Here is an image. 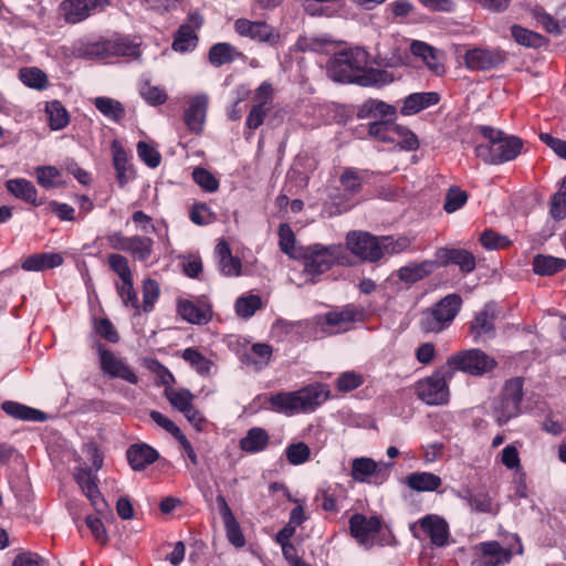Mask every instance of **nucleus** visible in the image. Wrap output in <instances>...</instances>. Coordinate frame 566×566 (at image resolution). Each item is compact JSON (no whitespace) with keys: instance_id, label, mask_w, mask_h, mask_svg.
<instances>
[{"instance_id":"1","label":"nucleus","mask_w":566,"mask_h":566,"mask_svg":"<svg viewBox=\"0 0 566 566\" xmlns=\"http://www.w3.org/2000/svg\"><path fill=\"white\" fill-rule=\"evenodd\" d=\"M367 65L368 53L360 48H349L331 57L327 75L334 82L361 86H381L394 81V76L387 71L368 69Z\"/></svg>"},{"instance_id":"2","label":"nucleus","mask_w":566,"mask_h":566,"mask_svg":"<svg viewBox=\"0 0 566 566\" xmlns=\"http://www.w3.org/2000/svg\"><path fill=\"white\" fill-rule=\"evenodd\" d=\"M484 142L476 144L474 153L488 165H501L514 160L523 148V140L491 126L476 127Z\"/></svg>"},{"instance_id":"3","label":"nucleus","mask_w":566,"mask_h":566,"mask_svg":"<svg viewBox=\"0 0 566 566\" xmlns=\"http://www.w3.org/2000/svg\"><path fill=\"white\" fill-rule=\"evenodd\" d=\"M329 395L327 385L316 382L296 391H282L272 395L269 402L275 411L294 416L315 411L329 398Z\"/></svg>"},{"instance_id":"4","label":"nucleus","mask_w":566,"mask_h":566,"mask_svg":"<svg viewBox=\"0 0 566 566\" xmlns=\"http://www.w3.org/2000/svg\"><path fill=\"white\" fill-rule=\"evenodd\" d=\"M462 306L459 294H448L431 307L422 312L420 327L426 333H440L448 328Z\"/></svg>"},{"instance_id":"5","label":"nucleus","mask_w":566,"mask_h":566,"mask_svg":"<svg viewBox=\"0 0 566 566\" xmlns=\"http://www.w3.org/2000/svg\"><path fill=\"white\" fill-rule=\"evenodd\" d=\"M304 271L317 275L329 270L334 264H343L346 259L345 248L340 244L308 247L304 254Z\"/></svg>"},{"instance_id":"6","label":"nucleus","mask_w":566,"mask_h":566,"mask_svg":"<svg viewBox=\"0 0 566 566\" xmlns=\"http://www.w3.org/2000/svg\"><path fill=\"white\" fill-rule=\"evenodd\" d=\"M523 397V380L512 378L504 385L501 396L493 401L492 415L495 421L502 426L521 413Z\"/></svg>"},{"instance_id":"7","label":"nucleus","mask_w":566,"mask_h":566,"mask_svg":"<svg viewBox=\"0 0 566 566\" xmlns=\"http://www.w3.org/2000/svg\"><path fill=\"white\" fill-rule=\"evenodd\" d=\"M453 371L446 366L431 376L421 379L416 385V392L420 400L427 405H443L449 399L448 381Z\"/></svg>"},{"instance_id":"8","label":"nucleus","mask_w":566,"mask_h":566,"mask_svg":"<svg viewBox=\"0 0 566 566\" xmlns=\"http://www.w3.org/2000/svg\"><path fill=\"white\" fill-rule=\"evenodd\" d=\"M392 463L376 462L368 457H357L350 462V478L358 483L382 485L390 476Z\"/></svg>"},{"instance_id":"9","label":"nucleus","mask_w":566,"mask_h":566,"mask_svg":"<svg viewBox=\"0 0 566 566\" xmlns=\"http://www.w3.org/2000/svg\"><path fill=\"white\" fill-rule=\"evenodd\" d=\"M496 361L481 349H468L448 358L446 367L453 373L461 370L472 376H481L494 369Z\"/></svg>"},{"instance_id":"10","label":"nucleus","mask_w":566,"mask_h":566,"mask_svg":"<svg viewBox=\"0 0 566 566\" xmlns=\"http://www.w3.org/2000/svg\"><path fill=\"white\" fill-rule=\"evenodd\" d=\"M349 530L352 536L365 547L382 545L381 534L384 525L381 520L376 516H367L360 513L354 514L349 520Z\"/></svg>"},{"instance_id":"11","label":"nucleus","mask_w":566,"mask_h":566,"mask_svg":"<svg viewBox=\"0 0 566 566\" xmlns=\"http://www.w3.org/2000/svg\"><path fill=\"white\" fill-rule=\"evenodd\" d=\"M109 0H63L59 4V17L67 24H77L92 14L104 11Z\"/></svg>"},{"instance_id":"12","label":"nucleus","mask_w":566,"mask_h":566,"mask_svg":"<svg viewBox=\"0 0 566 566\" xmlns=\"http://www.w3.org/2000/svg\"><path fill=\"white\" fill-rule=\"evenodd\" d=\"M368 170H360L357 168H346L339 177V182L344 195L342 198L335 197L334 203L337 207V212L342 213L354 207L357 201L353 200L354 197L360 192L361 187L369 179Z\"/></svg>"},{"instance_id":"13","label":"nucleus","mask_w":566,"mask_h":566,"mask_svg":"<svg viewBox=\"0 0 566 566\" xmlns=\"http://www.w3.org/2000/svg\"><path fill=\"white\" fill-rule=\"evenodd\" d=\"M506 60V54L499 48L475 46L464 52V66L470 71H490Z\"/></svg>"},{"instance_id":"14","label":"nucleus","mask_w":566,"mask_h":566,"mask_svg":"<svg viewBox=\"0 0 566 566\" xmlns=\"http://www.w3.org/2000/svg\"><path fill=\"white\" fill-rule=\"evenodd\" d=\"M87 52L97 59H106L109 56H137L139 49L138 44L128 38L115 35L91 44Z\"/></svg>"},{"instance_id":"15","label":"nucleus","mask_w":566,"mask_h":566,"mask_svg":"<svg viewBox=\"0 0 566 566\" xmlns=\"http://www.w3.org/2000/svg\"><path fill=\"white\" fill-rule=\"evenodd\" d=\"M97 350L99 367L104 375L109 378H119L132 385H136L138 382V376L122 357L105 349L103 345H99Z\"/></svg>"},{"instance_id":"16","label":"nucleus","mask_w":566,"mask_h":566,"mask_svg":"<svg viewBox=\"0 0 566 566\" xmlns=\"http://www.w3.org/2000/svg\"><path fill=\"white\" fill-rule=\"evenodd\" d=\"M346 245L363 260L376 262L381 259L380 239L368 232L352 231L346 237Z\"/></svg>"},{"instance_id":"17","label":"nucleus","mask_w":566,"mask_h":566,"mask_svg":"<svg viewBox=\"0 0 566 566\" xmlns=\"http://www.w3.org/2000/svg\"><path fill=\"white\" fill-rule=\"evenodd\" d=\"M73 478L94 510L99 514L106 512L108 505L99 492L97 476L91 470L76 468L74 469Z\"/></svg>"},{"instance_id":"18","label":"nucleus","mask_w":566,"mask_h":566,"mask_svg":"<svg viewBox=\"0 0 566 566\" xmlns=\"http://www.w3.org/2000/svg\"><path fill=\"white\" fill-rule=\"evenodd\" d=\"M177 312L182 319L197 325H205L212 318L211 304L205 297L178 300Z\"/></svg>"},{"instance_id":"19","label":"nucleus","mask_w":566,"mask_h":566,"mask_svg":"<svg viewBox=\"0 0 566 566\" xmlns=\"http://www.w3.org/2000/svg\"><path fill=\"white\" fill-rule=\"evenodd\" d=\"M234 30L240 36L261 43H275L279 39V33L275 29L262 21H251L241 18L235 20Z\"/></svg>"},{"instance_id":"20","label":"nucleus","mask_w":566,"mask_h":566,"mask_svg":"<svg viewBox=\"0 0 566 566\" xmlns=\"http://www.w3.org/2000/svg\"><path fill=\"white\" fill-rule=\"evenodd\" d=\"M361 318V312L354 305L328 312L324 316V331L329 334H337L349 328L352 323Z\"/></svg>"},{"instance_id":"21","label":"nucleus","mask_w":566,"mask_h":566,"mask_svg":"<svg viewBox=\"0 0 566 566\" xmlns=\"http://www.w3.org/2000/svg\"><path fill=\"white\" fill-rule=\"evenodd\" d=\"M434 255L437 268L455 264L462 272L470 273L476 265L474 255L464 249L439 248Z\"/></svg>"},{"instance_id":"22","label":"nucleus","mask_w":566,"mask_h":566,"mask_svg":"<svg viewBox=\"0 0 566 566\" xmlns=\"http://www.w3.org/2000/svg\"><path fill=\"white\" fill-rule=\"evenodd\" d=\"M410 51L415 56L420 57L436 75L441 76L446 73L444 55L441 51L418 40L411 42Z\"/></svg>"},{"instance_id":"23","label":"nucleus","mask_w":566,"mask_h":566,"mask_svg":"<svg viewBox=\"0 0 566 566\" xmlns=\"http://www.w3.org/2000/svg\"><path fill=\"white\" fill-rule=\"evenodd\" d=\"M419 530L430 538L436 546H444L449 537V528L447 522L438 515H427L418 521L413 530Z\"/></svg>"},{"instance_id":"24","label":"nucleus","mask_w":566,"mask_h":566,"mask_svg":"<svg viewBox=\"0 0 566 566\" xmlns=\"http://www.w3.org/2000/svg\"><path fill=\"white\" fill-rule=\"evenodd\" d=\"M126 458L134 471L145 470L158 460L159 453L151 446L139 442L132 444L126 451Z\"/></svg>"},{"instance_id":"25","label":"nucleus","mask_w":566,"mask_h":566,"mask_svg":"<svg viewBox=\"0 0 566 566\" xmlns=\"http://www.w3.org/2000/svg\"><path fill=\"white\" fill-rule=\"evenodd\" d=\"M439 101L440 95L437 92L411 93L402 99L400 113L403 116H412L437 105Z\"/></svg>"},{"instance_id":"26","label":"nucleus","mask_w":566,"mask_h":566,"mask_svg":"<svg viewBox=\"0 0 566 566\" xmlns=\"http://www.w3.org/2000/svg\"><path fill=\"white\" fill-rule=\"evenodd\" d=\"M208 107V97L203 94L192 97L185 112V124L195 133H200L203 128L206 113Z\"/></svg>"},{"instance_id":"27","label":"nucleus","mask_w":566,"mask_h":566,"mask_svg":"<svg viewBox=\"0 0 566 566\" xmlns=\"http://www.w3.org/2000/svg\"><path fill=\"white\" fill-rule=\"evenodd\" d=\"M217 503L223 520L227 537L235 547H242L245 543L241 533L239 523L237 522L231 509L229 507L224 496L218 495Z\"/></svg>"},{"instance_id":"28","label":"nucleus","mask_w":566,"mask_h":566,"mask_svg":"<svg viewBox=\"0 0 566 566\" xmlns=\"http://www.w3.org/2000/svg\"><path fill=\"white\" fill-rule=\"evenodd\" d=\"M63 256L56 252L34 253L27 256L22 263V270L27 272H41L62 265Z\"/></svg>"},{"instance_id":"29","label":"nucleus","mask_w":566,"mask_h":566,"mask_svg":"<svg viewBox=\"0 0 566 566\" xmlns=\"http://www.w3.org/2000/svg\"><path fill=\"white\" fill-rule=\"evenodd\" d=\"M112 153L116 178L119 187L123 188L135 178V170L128 161L127 153L118 142H113Z\"/></svg>"},{"instance_id":"30","label":"nucleus","mask_w":566,"mask_h":566,"mask_svg":"<svg viewBox=\"0 0 566 566\" xmlns=\"http://www.w3.org/2000/svg\"><path fill=\"white\" fill-rule=\"evenodd\" d=\"M437 268L436 261L409 262L397 271V276L405 283H416L429 276Z\"/></svg>"},{"instance_id":"31","label":"nucleus","mask_w":566,"mask_h":566,"mask_svg":"<svg viewBox=\"0 0 566 566\" xmlns=\"http://www.w3.org/2000/svg\"><path fill=\"white\" fill-rule=\"evenodd\" d=\"M6 188L8 192L14 196L17 199L22 200L27 203H31L35 207L42 203V200L38 199V190L34 185L24 178H13L6 181Z\"/></svg>"},{"instance_id":"32","label":"nucleus","mask_w":566,"mask_h":566,"mask_svg":"<svg viewBox=\"0 0 566 566\" xmlns=\"http://www.w3.org/2000/svg\"><path fill=\"white\" fill-rule=\"evenodd\" d=\"M270 442L268 431L260 427H253L248 430L247 434L240 440L239 447L247 453H259L264 451Z\"/></svg>"},{"instance_id":"33","label":"nucleus","mask_w":566,"mask_h":566,"mask_svg":"<svg viewBox=\"0 0 566 566\" xmlns=\"http://www.w3.org/2000/svg\"><path fill=\"white\" fill-rule=\"evenodd\" d=\"M406 485L417 492H433L438 490L442 480L431 472H412L405 479Z\"/></svg>"},{"instance_id":"34","label":"nucleus","mask_w":566,"mask_h":566,"mask_svg":"<svg viewBox=\"0 0 566 566\" xmlns=\"http://www.w3.org/2000/svg\"><path fill=\"white\" fill-rule=\"evenodd\" d=\"M483 562L489 566H501L507 564L514 552L502 547L497 542H486L481 544Z\"/></svg>"},{"instance_id":"35","label":"nucleus","mask_w":566,"mask_h":566,"mask_svg":"<svg viewBox=\"0 0 566 566\" xmlns=\"http://www.w3.org/2000/svg\"><path fill=\"white\" fill-rule=\"evenodd\" d=\"M344 489L339 484H328L317 491L315 502H317L324 511L337 512L338 503L344 497Z\"/></svg>"},{"instance_id":"36","label":"nucleus","mask_w":566,"mask_h":566,"mask_svg":"<svg viewBox=\"0 0 566 566\" xmlns=\"http://www.w3.org/2000/svg\"><path fill=\"white\" fill-rule=\"evenodd\" d=\"M155 241L145 235L135 234L129 237L128 248L126 253L138 262L146 263L154 252Z\"/></svg>"},{"instance_id":"37","label":"nucleus","mask_w":566,"mask_h":566,"mask_svg":"<svg viewBox=\"0 0 566 566\" xmlns=\"http://www.w3.org/2000/svg\"><path fill=\"white\" fill-rule=\"evenodd\" d=\"M240 56H242V53L234 45L220 42L210 48L208 59L213 66L218 67L231 63Z\"/></svg>"},{"instance_id":"38","label":"nucleus","mask_w":566,"mask_h":566,"mask_svg":"<svg viewBox=\"0 0 566 566\" xmlns=\"http://www.w3.org/2000/svg\"><path fill=\"white\" fill-rule=\"evenodd\" d=\"M2 409L9 416L20 420L39 422L46 420L45 413L41 410L28 407L19 402L4 401L2 403Z\"/></svg>"},{"instance_id":"39","label":"nucleus","mask_w":566,"mask_h":566,"mask_svg":"<svg viewBox=\"0 0 566 566\" xmlns=\"http://www.w3.org/2000/svg\"><path fill=\"white\" fill-rule=\"evenodd\" d=\"M380 252L381 259L385 256H391L408 251L413 240L406 235L392 237L386 235L380 237Z\"/></svg>"},{"instance_id":"40","label":"nucleus","mask_w":566,"mask_h":566,"mask_svg":"<svg viewBox=\"0 0 566 566\" xmlns=\"http://www.w3.org/2000/svg\"><path fill=\"white\" fill-rule=\"evenodd\" d=\"M566 269V260L552 255L537 254L533 259V270L538 275H553Z\"/></svg>"},{"instance_id":"41","label":"nucleus","mask_w":566,"mask_h":566,"mask_svg":"<svg viewBox=\"0 0 566 566\" xmlns=\"http://www.w3.org/2000/svg\"><path fill=\"white\" fill-rule=\"evenodd\" d=\"M197 44L198 36L195 29L189 24L180 25L175 34L172 49L176 52L185 53L192 51Z\"/></svg>"},{"instance_id":"42","label":"nucleus","mask_w":566,"mask_h":566,"mask_svg":"<svg viewBox=\"0 0 566 566\" xmlns=\"http://www.w3.org/2000/svg\"><path fill=\"white\" fill-rule=\"evenodd\" d=\"M272 347L264 343L254 344L249 352L244 353L242 361L255 368L266 366L272 357Z\"/></svg>"},{"instance_id":"43","label":"nucleus","mask_w":566,"mask_h":566,"mask_svg":"<svg viewBox=\"0 0 566 566\" xmlns=\"http://www.w3.org/2000/svg\"><path fill=\"white\" fill-rule=\"evenodd\" d=\"M95 107L108 119L118 123L125 117L123 104L114 98L99 96L94 99Z\"/></svg>"},{"instance_id":"44","label":"nucleus","mask_w":566,"mask_h":566,"mask_svg":"<svg viewBox=\"0 0 566 566\" xmlns=\"http://www.w3.org/2000/svg\"><path fill=\"white\" fill-rule=\"evenodd\" d=\"M45 113L48 115L49 125L53 130L63 129L70 123L69 113L59 101L46 103Z\"/></svg>"},{"instance_id":"45","label":"nucleus","mask_w":566,"mask_h":566,"mask_svg":"<svg viewBox=\"0 0 566 566\" xmlns=\"http://www.w3.org/2000/svg\"><path fill=\"white\" fill-rule=\"evenodd\" d=\"M390 143L398 145L405 150H416L419 147V140L408 128L394 124L390 132Z\"/></svg>"},{"instance_id":"46","label":"nucleus","mask_w":566,"mask_h":566,"mask_svg":"<svg viewBox=\"0 0 566 566\" xmlns=\"http://www.w3.org/2000/svg\"><path fill=\"white\" fill-rule=\"evenodd\" d=\"M511 34L515 42L523 46L537 49L545 44L543 35L517 24L512 25Z\"/></svg>"},{"instance_id":"47","label":"nucleus","mask_w":566,"mask_h":566,"mask_svg":"<svg viewBox=\"0 0 566 566\" xmlns=\"http://www.w3.org/2000/svg\"><path fill=\"white\" fill-rule=\"evenodd\" d=\"M493 314L490 312L489 306L478 313L471 326V333L474 339L489 337L493 332Z\"/></svg>"},{"instance_id":"48","label":"nucleus","mask_w":566,"mask_h":566,"mask_svg":"<svg viewBox=\"0 0 566 566\" xmlns=\"http://www.w3.org/2000/svg\"><path fill=\"white\" fill-rule=\"evenodd\" d=\"M165 395L170 405L181 413L193 406L195 396L188 389L166 388Z\"/></svg>"},{"instance_id":"49","label":"nucleus","mask_w":566,"mask_h":566,"mask_svg":"<svg viewBox=\"0 0 566 566\" xmlns=\"http://www.w3.org/2000/svg\"><path fill=\"white\" fill-rule=\"evenodd\" d=\"M361 112L365 113L367 117L391 118L396 116L397 108L379 99H368L364 103Z\"/></svg>"},{"instance_id":"50","label":"nucleus","mask_w":566,"mask_h":566,"mask_svg":"<svg viewBox=\"0 0 566 566\" xmlns=\"http://www.w3.org/2000/svg\"><path fill=\"white\" fill-rule=\"evenodd\" d=\"M415 10V6L408 0H395L385 8L386 19L391 22H402Z\"/></svg>"},{"instance_id":"51","label":"nucleus","mask_w":566,"mask_h":566,"mask_svg":"<svg viewBox=\"0 0 566 566\" xmlns=\"http://www.w3.org/2000/svg\"><path fill=\"white\" fill-rule=\"evenodd\" d=\"M181 357L200 375H208L212 367V361L203 356L198 349L186 348Z\"/></svg>"},{"instance_id":"52","label":"nucleus","mask_w":566,"mask_h":566,"mask_svg":"<svg viewBox=\"0 0 566 566\" xmlns=\"http://www.w3.org/2000/svg\"><path fill=\"white\" fill-rule=\"evenodd\" d=\"M21 82L35 90H43L48 86V77L43 71L38 67H23L19 72Z\"/></svg>"},{"instance_id":"53","label":"nucleus","mask_w":566,"mask_h":566,"mask_svg":"<svg viewBox=\"0 0 566 566\" xmlns=\"http://www.w3.org/2000/svg\"><path fill=\"white\" fill-rule=\"evenodd\" d=\"M262 305V301L259 295L244 294L240 296L234 304L235 313L240 317H251Z\"/></svg>"},{"instance_id":"54","label":"nucleus","mask_w":566,"mask_h":566,"mask_svg":"<svg viewBox=\"0 0 566 566\" xmlns=\"http://www.w3.org/2000/svg\"><path fill=\"white\" fill-rule=\"evenodd\" d=\"M116 291L125 306L130 307L139 313L140 304L137 293L134 289L133 279L117 283Z\"/></svg>"},{"instance_id":"55","label":"nucleus","mask_w":566,"mask_h":566,"mask_svg":"<svg viewBox=\"0 0 566 566\" xmlns=\"http://www.w3.org/2000/svg\"><path fill=\"white\" fill-rule=\"evenodd\" d=\"M109 269L117 274L120 282L133 279L128 259L119 253H111L107 256Z\"/></svg>"},{"instance_id":"56","label":"nucleus","mask_w":566,"mask_h":566,"mask_svg":"<svg viewBox=\"0 0 566 566\" xmlns=\"http://www.w3.org/2000/svg\"><path fill=\"white\" fill-rule=\"evenodd\" d=\"M159 295H160L159 284L153 279L144 280V282H143V304L140 305V308L146 313L151 312Z\"/></svg>"},{"instance_id":"57","label":"nucleus","mask_w":566,"mask_h":566,"mask_svg":"<svg viewBox=\"0 0 566 566\" xmlns=\"http://www.w3.org/2000/svg\"><path fill=\"white\" fill-rule=\"evenodd\" d=\"M279 239V244L282 252L290 255L291 258H297L300 255L295 245V235L289 224L282 223L280 226Z\"/></svg>"},{"instance_id":"58","label":"nucleus","mask_w":566,"mask_h":566,"mask_svg":"<svg viewBox=\"0 0 566 566\" xmlns=\"http://www.w3.org/2000/svg\"><path fill=\"white\" fill-rule=\"evenodd\" d=\"M286 460L292 465H301L310 460L311 450L304 442L291 443L285 449Z\"/></svg>"},{"instance_id":"59","label":"nucleus","mask_w":566,"mask_h":566,"mask_svg":"<svg viewBox=\"0 0 566 566\" xmlns=\"http://www.w3.org/2000/svg\"><path fill=\"white\" fill-rule=\"evenodd\" d=\"M139 93L145 102L153 106L164 104L168 97L164 88L151 85L148 81L140 85Z\"/></svg>"},{"instance_id":"60","label":"nucleus","mask_w":566,"mask_h":566,"mask_svg":"<svg viewBox=\"0 0 566 566\" xmlns=\"http://www.w3.org/2000/svg\"><path fill=\"white\" fill-rule=\"evenodd\" d=\"M365 382L363 374L355 370L342 373L336 381V387L342 392H348L357 389Z\"/></svg>"},{"instance_id":"61","label":"nucleus","mask_w":566,"mask_h":566,"mask_svg":"<svg viewBox=\"0 0 566 566\" xmlns=\"http://www.w3.org/2000/svg\"><path fill=\"white\" fill-rule=\"evenodd\" d=\"M481 244L488 250H497L507 248L511 240L493 230H485L480 237Z\"/></svg>"},{"instance_id":"62","label":"nucleus","mask_w":566,"mask_h":566,"mask_svg":"<svg viewBox=\"0 0 566 566\" xmlns=\"http://www.w3.org/2000/svg\"><path fill=\"white\" fill-rule=\"evenodd\" d=\"M137 155L150 168H156L160 164L159 151L146 142L137 144Z\"/></svg>"},{"instance_id":"63","label":"nucleus","mask_w":566,"mask_h":566,"mask_svg":"<svg viewBox=\"0 0 566 566\" xmlns=\"http://www.w3.org/2000/svg\"><path fill=\"white\" fill-rule=\"evenodd\" d=\"M192 177L195 182L208 192H214L219 188L217 178L205 168H196L192 172Z\"/></svg>"},{"instance_id":"64","label":"nucleus","mask_w":566,"mask_h":566,"mask_svg":"<svg viewBox=\"0 0 566 566\" xmlns=\"http://www.w3.org/2000/svg\"><path fill=\"white\" fill-rule=\"evenodd\" d=\"M12 566H48V562L36 553L22 552L14 557Z\"/></svg>"}]
</instances>
